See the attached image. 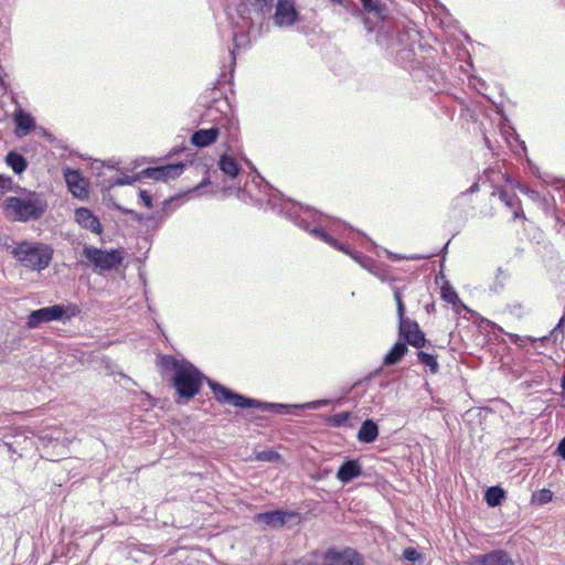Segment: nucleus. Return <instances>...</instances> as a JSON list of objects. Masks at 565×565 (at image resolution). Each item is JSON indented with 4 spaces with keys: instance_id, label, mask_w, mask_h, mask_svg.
I'll use <instances>...</instances> for the list:
<instances>
[{
    "instance_id": "f257e3e1",
    "label": "nucleus",
    "mask_w": 565,
    "mask_h": 565,
    "mask_svg": "<svg viewBox=\"0 0 565 565\" xmlns=\"http://www.w3.org/2000/svg\"><path fill=\"white\" fill-rule=\"evenodd\" d=\"M46 207L47 202L44 195L31 191L20 196H9L3 203L6 216L23 223L41 218Z\"/></svg>"
},
{
    "instance_id": "f03ea898",
    "label": "nucleus",
    "mask_w": 565,
    "mask_h": 565,
    "mask_svg": "<svg viewBox=\"0 0 565 565\" xmlns=\"http://www.w3.org/2000/svg\"><path fill=\"white\" fill-rule=\"evenodd\" d=\"M11 254L24 268L41 273L51 265L54 250L46 243L24 239L15 243Z\"/></svg>"
},
{
    "instance_id": "7ed1b4c3",
    "label": "nucleus",
    "mask_w": 565,
    "mask_h": 565,
    "mask_svg": "<svg viewBox=\"0 0 565 565\" xmlns=\"http://www.w3.org/2000/svg\"><path fill=\"white\" fill-rule=\"evenodd\" d=\"M166 365L174 370L173 386L181 398L190 399L199 393L203 375L194 365L174 358H167Z\"/></svg>"
},
{
    "instance_id": "20e7f679",
    "label": "nucleus",
    "mask_w": 565,
    "mask_h": 565,
    "mask_svg": "<svg viewBox=\"0 0 565 565\" xmlns=\"http://www.w3.org/2000/svg\"><path fill=\"white\" fill-rule=\"evenodd\" d=\"M207 384L211 387L216 401L224 403V404L235 406V407H239V408L257 407V408H262V409L273 408V409H277V411H281V409H286V408L290 407L289 405H285V404L260 403L256 399L239 395V394L233 392L232 390L223 386L222 384L216 383L211 380H207Z\"/></svg>"
},
{
    "instance_id": "39448f33",
    "label": "nucleus",
    "mask_w": 565,
    "mask_h": 565,
    "mask_svg": "<svg viewBox=\"0 0 565 565\" xmlns=\"http://www.w3.org/2000/svg\"><path fill=\"white\" fill-rule=\"evenodd\" d=\"M317 565H365L363 557L353 548H329L316 555Z\"/></svg>"
},
{
    "instance_id": "423d86ee",
    "label": "nucleus",
    "mask_w": 565,
    "mask_h": 565,
    "mask_svg": "<svg viewBox=\"0 0 565 565\" xmlns=\"http://www.w3.org/2000/svg\"><path fill=\"white\" fill-rule=\"evenodd\" d=\"M84 256L98 271H108L122 262V255L118 249L103 250L94 246H85Z\"/></svg>"
},
{
    "instance_id": "0eeeda50",
    "label": "nucleus",
    "mask_w": 565,
    "mask_h": 565,
    "mask_svg": "<svg viewBox=\"0 0 565 565\" xmlns=\"http://www.w3.org/2000/svg\"><path fill=\"white\" fill-rule=\"evenodd\" d=\"M292 209H295V210L297 209V212L295 211L292 213H289V216L295 221V223L299 227H302L303 230L310 232L316 237L322 239L323 242L333 246L334 248L342 250L345 254L351 255V253L348 249H345L341 243H339L337 239H334L329 234H327L322 228H320V227L309 228L306 216L307 215L311 216L312 214H316L317 212H312L309 207L305 209L302 206H296L295 204L292 205Z\"/></svg>"
},
{
    "instance_id": "6e6552de",
    "label": "nucleus",
    "mask_w": 565,
    "mask_h": 565,
    "mask_svg": "<svg viewBox=\"0 0 565 565\" xmlns=\"http://www.w3.org/2000/svg\"><path fill=\"white\" fill-rule=\"evenodd\" d=\"M417 33L414 30H407L405 32L397 31V34L394 35L390 33V31L380 32L377 35V42L385 46L386 50H390L392 53L399 52L404 50H412L408 41L414 42Z\"/></svg>"
},
{
    "instance_id": "1a4fd4ad",
    "label": "nucleus",
    "mask_w": 565,
    "mask_h": 565,
    "mask_svg": "<svg viewBox=\"0 0 565 565\" xmlns=\"http://www.w3.org/2000/svg\"><path fill=\"white\" fill-rule=\"evenodd\" d=\"M64 318H70V316H66L64 306L54 305L32 311L28 317L26 324L29 328L34 329L42 323L63 320Z\"/></svg>"
},
{
    "instance_id": "9d476101",
    "label": "nucleus",
    "mask_w": 565,
    "mask_h": 565,
    "mask_svg": "<svg viewBox=\"0 0 565 565\" xmlns=\"http://www.w3.org/2000/svg\"><path fill=\"white\" fill-rule=\"evenodd\" d=\"M299 12L294 0H277L273 20L279 28H291L298 20Z\"/></svg>"
},
{
    "instance_id": "9b49d317",
    "label": "nucleus",
    "mask_w": 565,
    "mask_h": 565,
    "mask_svg": "<svg viewBox=\"0 0 565 565\" xmlns=\"http://www.w3.org/2000/svg\"><path fill=\"white\" fill-rule=\"evenodd\" d=\"M399 337L404 338L408 344L420 349L425 347L426 339L418 323L412 319L402 320L398 323Z\"/></svg>"
},
{
    "instance_id": "f8f14e48",
    "label": "nucleus",
    "mask_w": 565,
    "mask_h": 565,
    "mask_svg": "<svg viewBox=\"0 0 565 565\" xmlns=\"http://www.w3.org/2000/svg\"><path fill=\"white\" fill-rule=\"evenodd\" d=\"M63 174L70 192L75 198L84 200L88 196L87 181L77 170L65 169Z\"/></svg>"
},
{
    "instance_id": "ddd939ff",
    "label": "nucleus",
    "mask_w": 565,
    "mask_h": 565,
    "mask_svg": "<svg viewBox=\"0 0 565 565\" xmlns=\"http://www.w3.org/2000/svg\"><path fill=\"white\" fill-rule=\"evenodd\" d=\"M295 514L281 510L268 511L264 513H257L254 516V521L263 527L277 529L281 527L289 519L294 518Z\"/></svg>"
},
{
    "instance_id": "4468645a",
    "label": "nucleus",
    "mask_w": 565,
    "mask_h": 565,
    "mask_svg": "<svg viewBox=\"0 0 565 565\" xmlns=\"http://www.w3.org/2000/svg\"><path fill=\"white\" fill-rule=\"evenodd\" d=\"M75 220L83 228L88 230L95 234L102 233L100 222L90 210L86 207H78L75 211Z\"/></svg>"
},
{
    "instance_id": "2eb2a0df",
    "label": "nucleus",
    "mask_w": 565,
    "mask_h": 565,
    "mask_svg": "<svg viewBox=\"0 0 565 565\" xmlns=\"http://www.w3.org/2000/svg\"><path fill=\"white\" fill-rule=\"evenodd\" d=\"M476 565H514L509 554L503 550H494L490 553L479 555L475 559Z\"/></svg>"
},
{
    "instance_id": "dca6fc26",
    "label": "nucleus",
    "mask_w": 565,
    "mask_h": 565,
    "mask_svg": "<svg viewBox=\"0 0 565 565\" xmlns=\"http://www.w3.org/2000/svg\"><path fill=\"white\" fill-rule=\"evenodd\" d=\"M15 122V135L18 137L26 136L33 128H35V120L31 114L23 111L21 108L17 109L13 114Z\"/></svg>"
},
{
    "instance_id": "f3484780",
    "label": "nucleus",
    "mask_w": 565,
    "mask_h": 565,
    "mask_svg": "<svg viewBox=\"0 0 565 565\" xmlns=\"http://www.w3.org/2000/svg\"><path fill=\"white\" fill-rule=\"evenodd\" d=\"M220 132L221 128L218 126L200 129L192 135L191 142L199 148L207 147L216 141Z\"/></svg>"
},
{
    "instance_id": "a211bd4d",
    "label": "nucleus",
    "mask_w": 565,
    "mask_h": 565,
    "mask_svg": "<svg viewBox=\"0 0 565 565\" xmlns=\"http://www.w3.org/2000/svg\"><path fill=\"white\" fill-rule=\"evenodd\" d=\"M362 468L359 461H344L337 472V477L343 483L352 481L361 475Z\"/></svg>"
},
{
    "instance_id": "6ab92c4d",
    "label": "nucleus",
    "mask_w": 565,
    "mask_h": 565,
    "mask_svg": "<svg viewBox=\"0 0 565 565\" xmlns=\"http://www.w3.org/2000/svg\"><path fill=\"white\" fill-rule=\"evenodd\" d=\"M499 198L508 207L513 210L514 218H524V213L521 207V202L515 194L508 193L505 191H501L499 194Z\"/></svg>"
},
{
    "instance_id": "aec40b11",
    "label": "nucleus",
    "mask_w": 565,
    "mask_h": 565,
    "mask_svg": "<svg viewBox=\"0 0 565 565\" xmlns=\"http://www.w3.org/2000/svg\"><path fill=\"white\" fill-rule=\"evenodd\" d=\"M377 435H379V429H377L376 424L371 419H366L362 424V426L358 433V438L364 443H372L376 439Z\"/></svg>"
},
{
    "instance_id": "412c9836",
    "label": "nucleus",
    "mask_w": 565,
    "mask_h": 565,
    "mask_svg": "<svg viewBox=\"0 0 565 565\" xmlns=\"http://www.w3.org/2000/svg\"><path fill=\"white\" fill-rule=\"evenodd\" d=\"M363 9L369 14H373L377 21H385L386 8L379 0H360Z\"/></svg>"
},
{
    "instance_id": "4be33fe9",
    "label": "nucleus",
    "mask_w": 565,
    "mask_h": 565,
    "mask_svg": "<svg viewBox=\"0 0 565 565\" xmlns=\"http://www.w3.org/2000/svg\"><path fill=\"white\" fill-rule=\"evenodd\" d=\"M218 167L224 174L231 178L237 177L241 170L236 160L227 154L221 156L218 160Z\"/></svg>"
},
{
    "instance_id": "5701e85b",
    "label": "nucleus",
    "mask_w": 565,
    "mask_h": 565,
    "mask_svg": "<svg viewBox=\"0 0 565 565\" xmlns=\"http://www.w3.org/2000/svg\"><path fill=\"white\" fill-rule=\"evenodd\" d=\"M407 345L403 342H396L388 353L384 356V364L393 365L401 361V359L407 353Z\"/></svg>"
},
{
    "instance_id": "b1692460",
    "label": "nucleus",
    "mask_w": 565,
    "mask_h": 565,
    "mask_svg": "<svg viewBox=\"0 0 565 565\" xmlns=\"http://www.w3.org/2000/svg\"><path fill=\"white\" fill-rule=\"evenodd\" d=\"M6 162L18 174L22 173L26 169L25 159L14 151H10L7 154Z\"/></svg>"
},
{
    "instance_id": "393cba45",
    "label": "nucleus",
    "mask_w": 565,
    "mask_h": 565,
    "mask_svg": "<svg viewBox=\"0 0 565 565\" xmlns=\"http://www.w3.org/2000/svg\"><path fill=\"white\" fill-rule=\"evenodd\" d=\"M504 498V491L500 487H491L486 491V502L489 507H497Z\"/></svg>"
},
{
    "instance_id": "a878e982",
    "label": "nucleus",
    "mask_w": 565,
    "mask_h": 565,
    "mask_svg": "<svg viewBox=\"0 0 565 565\" xmlns=\"http://www.w3.org/2000/svg\"><path fill=\"white\" fill-rule=\"evenodd\" d=\"M417 359H418V361L422 364L427 366L433 374L438 373L439 364H438L437 359H436L435 355L429 354V353L424 352V351H418L417 352Z\"/></svg>"
},
{
    "instance_id": "bb28decb",
    "label": "nucleus",
    "mask_w": 565,
    "mask_h": 565,
    "mask_svg": "<svg viewBox=\"0 0 565 565\" xmlns=\"http://www.w3.org/2000/svg\"><path fill=\"white\" fill-rule=\"evenodd\" d=\"M183 169H184V164H182V163L162 166V170H164V172H163L164 180L163 181H169L171 179L178 178L179 175L182 174Z\"/></svg>"
},
{
    "instance_id": "cd10ccee",
    "label": "nucleus",
    "mask_w": 565,
    "mask_h": 565,
    "mask_svg": "<svg viewBox=\"0 0 565 565\" xmlns=\"http://www.w3.org/2000/svg\"><path fill=\"white\" fill-rule=\"evenodd\" d=\"M441 298L452 305L459 301L458 294L447 281L441 286Z\"/></svg>"
},
{
    "instance_id": "c85d7f7f",
    "label": "nucleus",
    "mask_w": 565,
    "mask_h": 565,
    "mask_svg": "<svg viewBox=\"0 0 565 565\" xmlns=\"http://www.w3.org/2000/svg\"><path fill=\"white\" fill-rule=\"evenodd\" d=\"M553 492L550 489H542L532 495V502L539 505H543L552 501Z\"/></svg>"
},
{
    "instance_id": "c756f323",
    "label": "nucleus",
    "mask_w": 565,
    "mask_h": 565,
    "mask_svg": "<svg viewBox=\"0 0 565 565\" xmlns=\"http://www.w3.org/2000/svg\"><path fill=\"white\" fill-rule=\"evenodd\" d=\"M507 278L508 274L501 267H499L497 269L495 280L493 285L490 287V290L495 294L500 292L504 287Z\"/></svg>"
},
{
    "instance_id": "7c9ffc66",
    "label": "nucleus",
    "mask_w": 565,
    "mask_h": 565,
    "mask_svg": "<svg viewBox=\"0 0 565 565\" xmlns=\"http://www.w3.org/2000/svg\"><path fill=\"white\" fill-rule=\"evenodd\" d=\"M163 172H164V170H162V167H156V168L145 169L141 172V174L149 179H153L157 181H163L164 180Z\"/></svg>"
},
{
    "instance_id": "2f4dec72",
    "label": "nucleus",
    "mask_w": 565,
    "mask_h": 565,
    "mask_svg": "<svg viewBox=\"0 0 565 565\" xmlns=\"http://www.w3.org/2000/svg\"><path fill=\"white\" fill-rule=\"evenodd\" d=\"M403 557L413 564L420 562L423 558L422 554L414 547H406L403 551Z\"/></svg>"
},
{
    "instance_id": "473e14b6",
    "label": "nucleus",
    "mask_w": 565,
    "mask_h": 565,
    "mask_svg": "<svg viewBox=\"0 0 565 565\" xmlns=\"http://www.w3.org/2000/svg\"><path fill=\"white\" fill-rule=\"evenodd\" d=\"M252 6L260 11L262 14H266L271 9L274 0H247Z\"/></svg>"
},
{
    "instance_id": "72a5a7b5",
    "label": "nucleus",
    "mask_w": 565,
    "mask_h": 565,
    "mask_svg": "<svg viewBox=\"0 0 565 565\" xmlns=\"http://www.w3.org/2000/svg\"><path fill=\"white\" fill-rule=\"evenodd\" d=\"M349 419H350V413L343 412V413L333 415L330 418V423L334 426H343L349 422Z\"/></svg>"
},
{
    "instance_id": "f704fd0d",
    "label": "nucleus",
    "mask_w": 565,
    "mask_h": 565,
    "mask_svg": "<svg viewBox=\"0 0 565 565\" xmlns=\"http://www.w3.org/2000/svg\"><path fill=\"white\" fill-rule=\"evenodd\" d=\"M11 178L0 174V198L11 189Z\"/></svg>"
},
{
    "instance_id": "c9c22d12",
    "label": "nucleus",
    "mask_w": 565,
    "mask_h": 565,
    "mask_svg": "<svg viewBox=\"0 0 565 565\" xmlns=\"http://www.w3.org/2000/svg\"><path fill=\"white\" fill-rule=\"evenodd\" d=\"M329 401L327 399H318V401H313V402H309V403H306L303 405H295L294 407H302V408H309V409H317L321 406H326L328 405Z\"/></svg>"
},
{
    "instance_id": "e433bc0d",
    "label": "nucleus",
    "mask_w": 565,
    "mask_h": 565,
    "mask_svg": "<svg viewBox=\"0 0 565 565\" xmlns=\"http://www.w3.org/2000/svg\"><path fill=\"white\" fill-rule=\"evenodd\" d=\"M508 309L509 311L512 313V315H515L518 317H521L524 315L525 310H524V307L523 305H521L520 302H512L508 306Z\"/></svg>"
},
{
    "instance_id": "4c0bfd02",
    "label": "nucleus",
    "mask_w": 565,
    "mask_h": 565,
    "mask_svg": "<svg viewBox=\"0 0 565 565\" xmlns=\"http://www.w3.org/2000/svg\"><path fill=\"white\" fill-rule=\"evenodd\" d=\"M139 198L146 207H148V209L152 207V199L148 191L140 190Z\"/></svg>"
},
{
    "instance_id": "58836bf2",
    "label": "nucleus",
    "mask_w": 565,
    "mask_h": 565,
    "mask_svg": "<svg viewBox=\"0 0 565 565\" xmlns=\"http://www.w3.org/2000/svg\"><path fill=\"white\" fill-rule=\"evenodd\" d=\"M233 40H234L235 47H237V49L245 46L248 42L247 36L244 33H242V34L234 33Z\"/></svg>"
},
{
    "instance_id": "ea45409f",
    "label": "nucleus",
    "mask_w": 565,
    "mask_h": 565,
    "mask_svg": "<svg viewBox=\"0 0 565 565\" xmlns=\"http://www.w3.org/2000/svg\"><path fill=\"white\" fill-rule=\"evenodd\" d=\"M256 459H279V455L274 451H264L257 455Z\"/></svg>"
},
{
    "instance_id": "a19ab883",
    "label": "nucleus",
    "mask_w": 565,
    "mask_h": 565,
    "mask_svg": "<svg viewBox=\"0 0 565 565\" xmlns=\"http://www.w3.org/2000/svg\"><path fill=\"white\" fill-rule=\"evenodd\" d=\"M396 310H397L398 322L402 320L408 319L407 317H405L404 302L396 303Z\"/></svg>"
},
{
    "instance_id": "79ce46f5",
    "label": "nucleus",
    "mask_w": 565,
    "mask_h": 565,
    "mask_svg": "<svg viewBox=\"0 0 565 565\" xmlns=\"http://www.w3.org/2000/svg\"><path fill=\"white\" fill-rule=\"evenodd\" d=\"M134 180H135L134 178L126 177V178L116 180L115 184H117V185L130 184Z\"/></svg>"
},
{
    "instance_id": "37998d69",
    "label": "nucleus",
    "mask_w": 565,
    "mask_h": 565,
    "mask_svg": "<svg viewBox=\"0 0 565 565\" xmlns=\"http://www.w3.org/2000/svg\"><path fill=\"white\" fill-rule=\"evenodd\" d=\"M556 451L563 459H565V438L559 443Z\"/></svg>"
},
{
    "instance_id": "c03bdc74",
    "label": "nucleus",
    "mask_w": 565,
    "mask_h": 565,
    "mask_svg": "<svg viewBox=\"0 0 565 565\" xmlns=\"http://www.w3.org/2000/svg\"><path fill=\"white\" fill-rule=\"evenodd\" d=\"M394 299L396 303L403 302L402 294L398 288H394Z\"/></svg>"
},
{
    "instance_id": "a18cd8bd",
    "label": "nucleus",
    "mask_w": 565,
    "mask_h": 565,
    "mask_svg": "<svg viewBox=\"0 0 565 565\" xmlns=\"http://www.w3.org/2000/svg\"><path fill=\"white\" fill-rule=\"evenodd\" d=\"M564 321H565V315L561 318L559 322L557 323V326L555 327L554 329V333L558 332L559 330H562L563 328V324H564Z\"/></svg>"
},
{
    "instance_id": "49530a36",
    "label": "nucleus",
    "mask_w": 565,
    "mask_h": 565,
    "mask_svg": "<svg viewBox=\"0 0 565 565\" xmlns=\"http://www.w3.org/2000/svg\"><path fill=\"white\" fill-rule=\"evenodd\" d=\"M479 190V185L478 183H473L470 189H469V192L473 193V192H477Z\"/></svg>"
},
{
    "instance_id": "de8ad7c7",
    "label": "nucleus",
    "mask_w": 565,
    "mask_h": 565,
    "mask_svg": "<svg viewBox=\"0 0 565 565\" xmlns=\"http://www.w3.org/2000/svg\"><path fill=\"white\" fill-rule=\"evenodd\" d=\"M213 113H214V108H212V107H211V108H209V110H207V116H209V117H212Z\"/></svg>"
},
{
    "instance_id": "09e8293b",
    "label": "nucleus",
    "mask_w": 565,
    "mask_h": 565,
    "mask_svg": "<svg viewBox=\"0 0 565 565\" xmlns=\"http://www.w3.org/2000/svg\"><path fill=\"white\" fill-rule=\"evenodd\" d=\"M562 388L565 391V377L562 379Z\"/></svg>"
},
{
    "instance_id": "8fccbe9b",
    "label": "nucleus",
    "mask_w": 565,
    "mask_h": 565,
    "mask_svg": "<svg viewBox=\"0 0 565 565\" xmlns=\"http://www.w3.org/2000/svg\"><path fill=\"white\" fill-rule=\"evenodd\" d=\"M388 256H390L391 258H394V259H397V258H398L397 256L393 255L392 253H388Z\"/></svg>"
},
{
    "instance_id": "3c124183",
    "label": "nucleus",
    "mask_w": 565,
    "mask_h": 565,
    "mask_svg": "<svg viewBox=\"0 0 565 565\" xmlns=\"http://www.w3.org/2000/svg\"><path fill=\"white\" fill-rule=\"evenodd\" d=\"M335 3H342V0H332Z\"/></svg>"
},
{
    "instance_id": "603ef678",
    "label": "nucleus",
    "mask_w": 565,
    "mask_h": 565,
    "mask_svg": "<svg viewBox=\"0 0 565 565\" xmlns=\"http://www.w3.org/2000/svg\"><path fill=\"white\" fill-rule=\"evenodd\" d=\"M355 260L361 262L358 256H353Z\"/></svg>"
}]
</instances>
